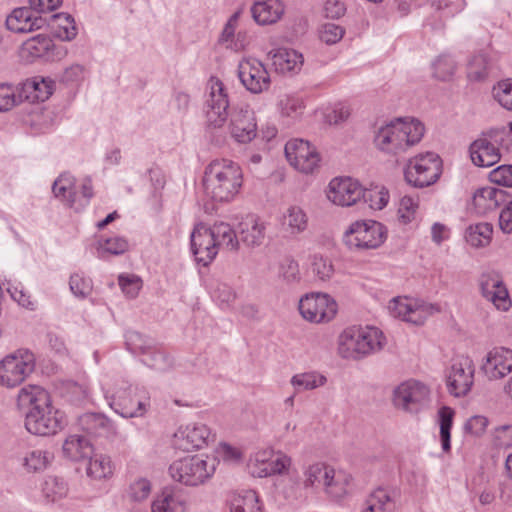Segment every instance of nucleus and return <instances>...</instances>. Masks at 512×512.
<instances>
[{"instance_id":"41","label":"nucleus","mask_w":512,"mask_h":512,"mask_svg":"<svg viewBox=\"0 0 512 512\" xmlns=\"http://www.w3.org/2000/svg\"><path fill=\"white\" fill-rule=\"evenodd\" d=\"M349 481L347 476L342 473H336L333 468H331V473H329V478L327 482H325V491L333 498H341L347 493L346 487Z\"/></svg>"},{"instance_id":"34","label":"nucleus","mask_w":512,"mask_h":512,"mask_svg":"<svg viewBox=\"0 0 512 512\" xmlns=\"http://www.w3.org/2000/svg\"><path fill=\"white\" fill-rule=\"evenodd\" d=\"M230 512H260L256 492L248 490L234 495L230 500Z\"/></svg>"},{"instance_id":"9","label":"nucleus","mask_w":512,"mask_h":512,"mask_svg":"<svg viewBox=\"0 0 512 512\" xmlns=\"http://www.w3.org/2000/svg\"><path fill=\"white\" fill-rule=\"evenodd\" d=\"M35 369V357L28 350H18L0 362V382L6 387L20 385Z\"/></svg>"},{"instance_id":"17","label":"nucleus","mask_w":512,"mask_h":512,"mask_svg":"<svg viewBox=\"0 0 512 512\" xmlns=\"http://www.w3.org/2000/svg\"><path fill=\"white\" fill-rule=\"evenodd\" d=\"M238 76L243 86L253 94L266 91L270 86V76L262 62L246 60L238 66Z\"/></svg>"},{"instance_id":"59","label":"nucleus","mask_w":512,"mask_h":512,"mask_svg":"<svg viewBox=\"0 0 512 512\" xmlns=\"http://www.w3.org/2000/svg\"><path fill=\"white\" fill-rule=\"evenodd\" d=\"M490 180L498 185L512 187V165H501L492 170Z\"/></svg>"},{"instance_id":"38","label":"nucleus","mask_w":512,"mask_h":512,"mask_svg":"<svg viewBox=\"0 0 512 512\" xmlns=\"http://www.w3.org/2000/svg\"><path fill=\"white\" fill-rule=\"evenodd\" d=\"M154 344L153 339L142 335L138 331L129 330L125 333V345L132 354H146Z\"/></svg>"},{"instance_id":"20","label":"nucleus","mask_w":512,"mask_h":512,"mask_svg":"<svg viewBox=\"0 0 512 512\" xmlns=\"http://www.w3.org/2000/svg\"><path fill=\"white\" fill-rule=\"evenodd\" d=\"M481 294L499 310L507 311L511 300L506 286L497 274L484 273L479 279Z\"/></svg>"},{"instance_id":"52","label":"nucleus","mask_w":512,"mask_h":512,"mask_svg":"<svg viewBox=\"0 0 512 512\" xmlns=\"http://www.w3.org/2000/svg\"><path fill=\"white\" fill-rule=\"evenodd\" d=\"M365 193H369V195L361 196V199H363L365 203H369V206L372 209L381 210L387 205L389 201V193L384 188L379 190L365 189Z\"/></svg>"},{"instance_id":"14","label":"nucleus","mask_w":512,"mask_h":512,"mask_svg":"<svg viewBox=\"0 0 512 512\" xmlns=\"http://www.w3.org/2000/svg\"><path fill=\"white\" fill-rule=\"evenodd\" d=\"M288 162L303 173H312L320 161V155L308 141L292 139L285 145Z\"/></svg>"},{"instance_id":"49","label":"nucleus","mask_w":512,"mask_h":512,"mask_svg":"<svg viewBox=\"0 0 512 512\" xmlns=\"http://www.w3.org/2000/svg\"><path fill=\"white\" fill-rule=\"evenodd\" d=\"M493 95L502 107L512 111V80L500 81L493 88Z\"/></svg>"},{"instance_id":"45","label":"nucleus","mask_w":512,"mask_h":512,"mask_svg":"<svg viewBox=\"0 0 512 512\" xmlns=\"http://www.w3.org/2000/svg\"><path fill=\"white\" fill-rule=\"evenodd\" d=\"M284 225L291 229V233H299L307 227V217L304 211L297 206L288 208L287 213L284 215Z\"/></svg>"},{"instance_id":"32","label":"nucleus","mask_w":512,"mask_h":512,"mask_svg":"<svg viewBox=\"0 0 512 512\" xmlns=\"http://www.w3.org/2000/svg\"><path fill=\"white\" fill-rule=\"evenodd\" d=\"M454 415V410L448 406H442L438 411L440 441L444 452H449L451 450V429L453 426Z\"/></svg>"},{"instance_id":"36","label":"nucleus","mask_w":512,"mask_h":512,"mask_svg":"<svg viewBox=\"0 0 512 512\" xmlns=\"http://www.w3.org/2000/svg\"><path fill=\"white\" fill-rule=\"evenodd\" d=\"M142 363L156 371L164 372L171 368L172 360L166 352L156 348L155 344L146 354H143Z\"/></svg>"},{"instance_id":"26","label":"nucleus","mask_w":512,"mask_h":512,"mask_svg":"<svg viewBox=\"0 0 512 512\" xmlns=\"http://www.w3.org/2000/svg\"><path fill=\"white\" fill-rule=\"evenodd\" d=\"M395 494V491L378 487L365 500L362 512H395Z\"/></svg>"},{"instance_id":"13","label":"nucleus","mask_w":512,"mask_h":512,"mask_svg":"<svg viewBox=\"0 0 512 512\" xmlns=\"http://www.w3.org/2000/svg\"><path fill=\"white\" fill-rule=\"evenodd\" d=\"M429 388L421 382L410 380L401 383L393 394L397 408L409 413H418L429 401Z\"/></svg>"},{"instance_id":"16","label":"nucleus","mask_w":512,"mask_h":512,"mask_svg":"<svg viewBox=\"0 0 512 512\" xmlns=\"http://www.w3.org/2000/svg\"><path fill=\"white\" fill-rule=\"evenodd\" d=\"M215 441V435L202 423L187 425L174 434L173 446L182 451L201 449Z\"/></svg>"},{"instance_id":"29","label":"nucleus","mask_w":512,"mask_h":512,"mask_svg":"<svg viewBox=\"0 0 512 512\" xmlns=\"http://www.w3.org/2000/svg\"><path fill=\"white\" fill-rule=\"evenodd\" d=\"M212 238L215 239V244L217 248L221 246H225L228 250H237L239 246L238 235L231 228L228 223L219 222L215 223L213 226L208 227Z\"/></svg>"},{"instance_id":"63","label":"nucleus","mask_w":512,"mask_h":512,"mask_svg":"<svg viewBox=\"0 0 512 512\" xmlns=\"http://www.w3.org/2000/svg\"><path fill=\"white\" fill-rule=\"evenodd\" d=\"M488 425V419L481 415L472 416L464 425L466 432L473 435H481Z\"/></svg>"},{"instance_id":"4","label":"nucleus","mask_w":512,"mask_h":512,"mask_svg":"<svg viewBox=\"0 0 512 512\" xmlns=\"http://www.w3.org/2000/svg\"><path fill=\"white\" fill-rule=\"evenodd\" d=\"M424 125L418 120L405 122L401 118L381 127L374 143L383 152L398 155L417 144L424 135Z\"/></svg>"},{"instance_id":"18","label":"nucleus","mask_w":512,"mask_h":512,"mask_svg":"<svg viewBox=\"0 0 512 512\" xmlns=\"http://www.w3.org/2000/svg\"><path fill=\"white\" fill-rule=\"evenodd\" d=\"M364 195L369 193H365V189L351 178L333 179L327 191L328 199L339 206H352Z\"/></svg>"},{"instance_id":"15","label":"nucleus","mask_w":512,"mask_h":512,"mask_svg":"<svg viewBox=\"0 0 512 512\" xmlns=\"http://www.w3.org/2000/svg\"><path fill=\"white\" fill-rule=\"evenodd\" d=\"M475 367L469 357L455 361L446 378L448 392L455 397L465 396L474 383Z\"/></svg>"},{"instance_id":"6","label":"nucleus","mask_w":512,"mask_h":512,"mask_svg":"<svg viewBox=\"0 0 512 512\" xmlns=\"http://www.w3.org/2000/svg\"><path fill=\"white\" fill-rule=\"evenodd\" d=\"M215 472V460H207L199 455L175 460L169 466L171 477L186 486L204 484Z\"/></svg>"},{"instance_id":"47","label":"nucleus","mask_w":512,"mask_h":512,"mask_svg":"<svg viewBox=\"0 0 512 512\" xmlns=\"http://www.w3.org/2000/svg\"><path fill=\"white\" fill-rule=\"evenodd\" d=\"M456 69L455 61L450 56H440L433 63V75L441 81L451 79Z\"/></svg>"},{"instance_id":"23","label":"nucleus","mask_w":512,"mask_h":512,"mask_svg":"<svg viewBox=\"0 0 512 512\" xmlns=\"http://www.w3.org/2000/svg\"><path fill=\"white\" fill-rule=\"evenodd\" d=\"M238 240L247 247H258L266 237V224L258 217L249 216L239 224Z\"/></svg>"},{"instance_id":"8","label":"nucleus","mask_w":512,"mask_h":512,"mask_svg":"<svg viewBox=\"0 0 512 512\" xmlns=\"http://www.w3.org/2000/svg\"><path fill=\"white\" fill-rule=\"evenodd\" d=\"M442 173V160L436 153L427 152L409 159L404 169L407 183L424 188L434 184Z\"/></svg>"},{"instance_id":"35","label":"nucleus","mask_w":512,"mask_h":512,"mask_svg":"<svg viewBox=\"0 0 512 512\" xmlns=\"http://www.w3.org/2000/svg\"><path fill=\"white\" fill-rule=\"evenodd\" d=\"M50 19L58 25V29L54 32L55 36L65 41H71L76 37L77 28L70 14L58 13L50 16Z\"/></svg>"},{"instance_id":"21","label":"nucleus","mask_w":512,"mask_h":512,"mask_svg":"<svg viewBox=\"0 0 512 512\" xmlns=\"http://www.w3.org/2000/svg\"><path fill=\"white\" fill-rule=\"evenodd\" d=\"M481 369L490 380L505 377L512 371V350L506 347H494L490 350Z\"/></svg>"},{"instance_id":"64","label":"nucleus","mask_w":512,"mask_h":512,"mask_svg":"<svg viewBox=\"0 0 512 512\" xmlns=\"http://www.w3.org/2000/svg\"><path fill=\"white\" fill-rule=\"evenodd\" d=\"M495 440L499 446H512V425H501L495 428Z\"/></svg>"},{"instance_id":"42","label":"nucleus","mask_w":512,"mask_h":512,"mask_svg":"<svg viewBox=\"0 0 512 512\" xmlns=\"http://www.w3.org/2000/svg\"><path fill=\"white\" fill-rule=\"evenodd\" d=\"M74 178L69 174H61L52 185V192L56 198L67 199L72 205L75 202Z\"/></svg>"},{"instance_id":"37","label":"nucleus","mask_w":512,"mask_h":512,"mask_svg":"<svg viewBox=\"0 0 512 512\" xmlns=\"http://www.w3.org/2000/svg\"><path fill=\"white\" fill-rule=\"evenodd\" d=\"M331 468L324 463H315L310 465L304 472V487L325 486V482L329 478Z\"/></svg>"},{"instance_id":"39","label":"nucleus","mask_w":512,"mask_h":512,"mask_svg":"<svg viewBox=\"0 0 512 512\" xmlns=\"http://www.w3.org/2000/svg\"><path fill=\"white\" fill-rule=\"evenodd\" d=\"M87 475L95 479H102L112 474V466L109 457L94 455L87 458Z\"/></svg>"},{"instance_id":"5","label":"nucleus","mask_w":512,"mask_h":512,"mask_svg":"<svg viewBox=\"0 0 512 512\" xmlns=\"http://www.w3.org/2000/svg\"><path fill=\"white\" fill-rule=\"evenodd\" d=\"M384 339L382 331L376 327L347 328L339 337L338 352L343 358L359 360L380 351Z\"/></svg>"},{"instance_id":"48","label":"nucleus","mask_w":512,"mask_h":512,"mask_svg":"<svg viewBox=\"0 0 512 512\" xmlns=\"http://www.w3.org/2000/svg\"><path fill=\"white\" fill-rule=\"evenodd\" d=\"M488 58L484 53L474 55L468 62V77L480 81L487 76Z\"/></svg>"},{"instance_id":"61","label":"nucleus","mask_w":512,"mask_h":512,"mask_svg":"<svg viewBox=\"0 0 512 512\" xmlns=\"http://www.w3.org/2000/svg\"><path fill=\"white\" fill-rule=\"evenodd\" d=\"M414 306L408 301V299L394 298L389 304V310L394 317H399L402 320L411 313Z\"/></svg>"},{"instance_id":"46","label":"nucleus","mask_w":512,"mask_h":512,"mask_svg":"<svg viewBox=\"0 0 512 512\" xmlns=\"http://www.w3.org/2000/svg\"><path fill=\"white\" fill-rule=\"evenodd\" d=\"M311 269L313 274L321 281L329 280L334 274V268L331 260L320 254L312 256Z\"/></svg>"},{"instance_id":"40","label":"nucleus","mask_w":512,"mask_h":512,"mask_svg":"<svg viewBox=\"0 0 512 512\" xmlns=\"http://www.w3.org/2000/svg\"><path fill=\"white\" fill-rule=\"evenodd\" d=\"M32 7H21L13 10L6 19V26L9 30L17 33L27 32L31 21Z\"/></svg>"},{"instance_id":"50","label":"nucleus","mask_w":512,"mask_h":512,"mask_svg":"<svg viewBox=\"0 0 512 512\" xmlns=\"http://www.w3.org/2000/svg\"><path fill=\"white\" fill-rule=\"evenodd\" d=\"M24 466L28 471L36 472L44 469L48 463V453L41 450L30 451L24 457Z\"/></svg>"},{"instance_id":"31","label":"nucleus","mask_w":512,"mask_h":512,"mask_svg":"<svg viewBox=\"0 0 512 512\" xmlns=\"http://www.w3.org/2000/svg\"><path fill=\"white\" fill-rule=\"evenodd\" d=\"M185 509V502L170 489H164L152 503V512H185Z\"/></svg>"},{"instance_id":"24","label":"nucleus","mask_w":512,"mask_h":512,"mask_svg":"<svg viewBox=\"0 0 512 512\" xmlns=\"http://www.w3.org/2000/svg\"><path fill=\"white\" fill-rule=\"evenodd\" d=\"M507 192L494 186L479 188L473 195V205L482 213L492 211L507 201Z\"/></svg>"},{"instance_id":"60","label":"nucleus","mask_w":512,"mask_h":512,"mask_svg":"<svg viewBox=\"0 0 512 512\" xmlns=\"http://www.w3.org/2000/svg\"><path fill=\"white\" fill-rule=\"evenodd\" d=\"M417 204L411 197L404 196L400 201V207L398 210L399 220L403 224H408L413 219Z\"/></svg>"},{"instance_id":"30","label":"nucleus","mask_w":512,"mask_h":512,"mask_svg":"<svg viewBox=\"0 0 512 512\" xmlns=\"http://www.w3.org/2000/svg\"><path fill=\"white\" fill-rule=\"evenodd\" d=\"M273 64L281 72H294L303 64V56L292 49H278L273 55Z\"/></svg>"},{"instance_id":"54","label":"nucleus","mask_w":512,"mask_h":512,"mask_svg":"<svg viewBox=\"0 0 512 512\" xmlns=\"http://www.w3.org/2000/svg\"><path fill=\"white\" fill-rule=\"evenodd\" d=\"M69 286L71 292L79 298H85L92 290L91 280L86 279L77 273L71 275Z\"/></svg>"},{"instance_id":"12","label":"nucleus","mask_w":512,"mask_h":512,"mask_svg":"<svg viewBox=\"0 0 512 512\" xmlns=\"http://www.w3.org/2000/svg\"><path fill=\"white\" fill-rule=\"evenodd\" d=\"M299 312L310 322H328L337 313V303L328 294H306L299 301Z\"/></svg>"},{"instance_id":"2","label":"nucleus","mask_w":512,"mask_h":512,"mask_svg":"<svg viewBox=\"0 0 512 512\" xmlns=\"http://www.w3.org/2000/svg\"><path fill=\"white\" fill-rule=\"evenodd\" d=\"M19 400L30 404L25 417V427L31 434L50 436L63 428V413L52 406L46 390L37 386H32L30 390L22 388Z\"/></svg>"},{"instance_id":"1","label":"nucleus","mask_w":512,"mask_h":512,"mask_svg":"<svg viewBox=\"0 0 512 512\" xmlns=\"http://www.w3.org/2000/svg\"><path fill=\"white\" fill-rule=\"evenodd\" d=\"M206 107L209 129L221 128L230 116V134L238 143H249L257 136V123L252 110L248 107H233L228 112L230 104L221 81L217 80L211 86Z\"/></svg>"},{"instance_id":"11","label":"nucleus","mask_w":512,"mask_h":512,"mask_svg":"<svg viewBox=\"0 0 512 512\" xmlns=\"http://www.w3.org/2000/svg\"><path fill=\"white\" fill-rule=\"evenodd\" d=\"M141 394H145V391L123 382L111 396L109 405L123 418L142 416L146 411L147 401Z\"/></svg>"},{"instance_id":"33","label":"nucleus","mask_w":512,"mask_h":512,"mask_svg":"<svg viewBox=\"0 0 512 512\" xmlns=\"http://www.w3.org/2000/svg\"><path fill=\"white\" fill-rule=\"evenodd\" d=\"M493 226L490 223L471 225L465 232V239L473 247H484L491 241Z\"/></svg>"},{"instance_id":"27","label":"nucleus","mask_w":512,"mask_h":512,"mask_svg":"<svg viewBox=\"0 0 512 512\" xmlns=\"http://www.w3.org/2000/svg\"><path fill=\"white\" fill-rule=\"evenodd\" d=\"M62 451L67 459L80 461L93 454V447L84 436L71 435L65 440Z\"/></svg>"},{"instance_id":"19","label":"nucleus","mask_w":512,"mask_h":512,"mask_svg":"<svg viewBox=\"0 0 512 512\" xmlns=\"http://www.w3.org/2000/svg\"><path fill=\"white\" fill-rule=\"evenodd\" d=\"M191 251L197 263L208 266L218 254L215 239L212 238L207 226L203 223L197 224L190 236Z\"/></svg>"},{"instance_id":"25","label":"nucleus","mask_w":512,"mask_h":512,"mask_svg":"<svg viewBox=\"0 0 512 512\" xmlns=\"http://www.w3.org/2000/svg\"><path fill=\"white\" fill-rule=\"evenodd\" d=\"M284 13V7L280 0L257 1L251 7L253 19L259 25L276 23Z\"/></svg>"},{"instance_id":"28","label":"nucleus","mask_w":512,"mask_h":512,"mask_svg":"<svg viewBox=\"0 0 512 512\" xmlns=\"http://www.w3.org/2000/svg\"><path fill=\"white\" fill-rule=\"evenodd\" d=\"M55 45L52 39L44 34H38L27 39L22 44V53L27 54L31 58H44L50 60L52 58V50Z\"/></svg>"},{"instance_id":"55","label":"nucleus","mask_w":512,"mask_h":512,"mask_svg":"<svg viewBox=\"0 0 512 512\" xmlns=\"http://www.w3.org/2000/svg\"><path fill=\"white\" fill-rule=\"evenodd\" d=\"M345 30L334 23H325L320 31V39L328 45H332L340 41Z\"/></svg>"},{"instance_id":"44","label":"nucleus","mask_w":512,"mask_h":512,"mask_svg":"<svg viewBox=\"0 0 512 512\" xmlns=\"http://www.w3.org/2000/svg\"><path fill=\"white\" fill-rule=\"evenodd\" d=\"M326 377L316 372H305L292 377L291 383L297 389L312 390L324 385Z\"/></svg>"},{"instance_id":"3","label":"nucleus","mask_w":512,"mask_h":512,"mask_svg":"<svg viewBox=\"0 0 512 512\" xmlns=\"http://www.w3.org/2000/svg\"><path fill=\"white\" fill-rule=\"evenodd\" d=\"M202 182L205 194L213 201L229 202L242 187L243 172L232 160L215 159L206 166Z\"/></svg>"},{"instance_id":"56","label":"nucleus","mask_w":512,"mask_h":512,"mask_svg":"<svg viewBox=\"0 0 512 512\" xmlns=\"http://www.w3.org/2000/svg\"><path fill=\"white\" fill-rule=\"evenodd\" d=\"M122 291L130 298H135L141 288L142 281L135 275H120L118 278Z\"/></svg>"},{"instance_id":"51","label":"nucleus","mask_w":512,"mask_h":512,"mask_svg":"<svg viewBox=\"0 0 512 512\" xmlns=\"http://www.w3.org/2000/svg\"><path fill=\"white\" fill-rule=\"evenodd\" d=\"M100 251L112 255H121L128 249V242L123 237L106 238L99 243Z\"/></svg>"},{"instance_id":"62","label":"nucleus","mask_w":512,"mask_h":512,"mask_svg":"<svg viewBox=\"0 0 512 512\" xmlns=\"http://www.w3.org/2000/svg\"><path fill=\"white\" fill-rule=\"evenodd\" d=\"M503 206L499 214V227L504 233L510 234L512 233V199L510 200L508 195Z\"/></svg>"},{"instance_id":"57","label":"nucleus","mask_w":512,"mask_h":512,"mask_svg":"<svg viewBox=\"0 0 512 512\" xmlns=\"http://www.w3.org/2000/svg\"><path fill=\"white\" fill-rule=\"evenodd\" d=\"M19 104L15 89L9 84H0V112L8 111Z\"/></svg>"},{"instance_id":"10","label":"nucleus","mask_w":512,"mask_h":512,"mask_svg":"<svg viewBox=\"0 0 512 512\" xmlns=\"http://www.w3.org/2000/svg\"><path fill=\"white\" fill-rule=\"evenodd\" d=\"M504 129L492 128L482 132L481 136L474 140L469 147L470 158L478 167H491L501 159L499 148L495 146L499 140H503Z\"/></svg>"},{"instance_id":"22","label":"nucleus","mask_w":512,"mask_h":512,"mask_svg":"<svg viewBox=\"0 0 512 512\" xmlns=\"http://www.w3.org/2000/svg\"><path fill=\"white\" fill-rule=\"evenodd\" d=\"M78 425L87 435L114 439L117 436L115 424L102 413H84L78 418Z\"/></svg>"},{"instance_id":"7","label":"nucleus","mask_w":512,"mask_h":512,"mask_svg":"<svg viewBox=\"0 0 512 512\" xmlns=\"http://www.w3.org/2000/svg\"><path fill=\"white\" fill-rule=\"evenodd\" d=\"M387 238V228L375 220L352 223L343 235V242L349 249H376Z\"/></svg>"},{"instance_id":"43","label":"nucleus","mask_w":512,"mask_h":512,"mask_svg":"<svg viewBox=\"0 0 512 512\" xmlns=\"http://www.w3.org/2000/svg\"><path fill=\"white\" fill-rule=\"evenodd\" d=\"M261 466L257 472H253V474H257L258 477H268L275 474L283 473L287 467L290 465V459L286 456H277L275 459H271L270 461H265L261 459Z\"/></svg>"},{"instance_id":"53","label":"nucleus","mask_w":512,"mask_h":512,"mask_svg":"<svg viewBox=\"0 0 512 512\" xmlns=\"http://www.w3.org/2000/svg\"><path fill=\"white\" fill-rule=\"evenodd\" d=\"M151 492V484L145 478H139L130 484L128 495L131 500L140 502L146 499Z\"/></svg>"},{"instance_id":"58","label":"nucleus","mask_w":512,"mask_h":512,"mask_svg":"<svg viewBox=\"0 0 512 512\" xmlns=\"http://www.w3.org/2000/svg\"><path fill=\"white\" fill-rule=\"evenodd\" d=\"M34 80H36V85L35 93L30 97L32 98V102H43L47 100L53 92V81L37 77H35Z\"/></svg>"}]
</instances>
